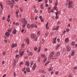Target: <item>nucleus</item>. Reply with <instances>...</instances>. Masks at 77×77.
<instances>
[{
    "label": "nucleus",
    "mask_w": 77,
    "mask_h": 77,
    "mask_svg": "<svg viewBox=\"0 0 77 77\" xmlns=\"http://www.w3.org/2000/svg\"><path fill=\"white\" fill-rule=\"evenodd\" d=\"M49 57L50 59H57V57L54 55V51H52V53L50 54L49 56Z\"/></svg>",
    "instance_id": "nucleus-2"
},
{
    "label": "nucleus",
    "mask_w": 77,
    "mask_h": 77,
    "mask_svg": "<svg viewBox=\"0 0 77 77\" xmlns=\"http://www.w3.org/2000/svg\"><path fill=\"white\" fill-rule=\"evenodd\" d=\"M16 33H17V30H16V29H15L13 31V34H16Z\"/></svg>",
    "instance_id": "nucleus-14"
},
{
    "label": "nucleus",
    "mask_w": 77,
    "mask_h": 77,
    "mask_svg": "<svg viewBox=\"0 0 77 77\" xmlns=\"http://www.w3.org/2000/svg\"><path fill=\"white\" fill-rule=\"evenodd\" d=\"M48 12V13L50 14V12H53V10L52 9V10H49Z\"/></svg>",
    "instance_id": "nucleus-24"
},
{
    "label": "nucleus",
    "mask_w": 77,
    "mask_h": 77,
    "mask_svg": "<svg viewBox=\"0 0 77 77\" xmlns=\"http://www.w3.org/2000/svg\"><path fill=\"white\" fill-rule=\"evenodd\" d=\"M26 42H27V44H29V38H27L26 39Z\"/></svg>",
    "instance_id": "nucleus-34"
},
{
    "label": "nucleus",
    "mask_w": 77,
    "mask_h": 77,
    "mask_svg": "<svg viewBox=\"0 0 77 77\" xmlns=\"http://www.w3.org/2000/svg\"><path fill=\"white\" fill-rule=\"evenodd\" d=\"M38 60L39 62L40 61H41V57H38Z\"/></svg>",
    "instance_id": "nucleus-30"
},
{
    "label": "nucleus",
    "mask_w": 77,
    "mask_h": 77,
    "mask_svg": "<svg viewBox=\"0 0 77 77\" xmlns=\"http://www.w3.org/2000/svg\"><path fill=\"white\" fill-rule=\"evenodd\" d=\"M35 27V28H37L38 27V26H37V25L36 24L34 25L33 24H31V27Z\"/></svg>",
    "instance_id": "nucleus-5"
},
{
    "label": "nucleus",
    "mask_w": 77,
    "mask_h": 77,
    "mask_svg": "<svg viewBox=\"0 0 77 77\" xmlns=\"http://www.w3.org/2000/svg\"><path fill=\"white\" fill-rule=\"evenodd\" d=\"M19 13V10H17L16 11V16L17 18H18L19 16H18V14Z\"/></svg>",
    "instance_id": "nucleus-8"
},
{
    "label": "nucleus",
    "mask_w": 77,
    "mask_h": 77,
    "mask_svg": "<svg viewBox=\"0 0 77 77\" xmlns=\"http://www.w3.org/2000/svg\"><path fill=\"white\" fill-rule=\"evenodd\" d=\"M41 56L43 57V58H44V57H45V55L44 54H42L41 55Z\"/></svg>",
    "instance_id": "nucleus-29"
},
{
    "label": "nucleus",
    "mask_w": 77,
    "mask_h": 77,
    "mask_svg": "<svg viewBox=\"0 0 77 77\" xmlns=\"http://www.w3.org/2000/svg\"><path fill=\"white\" fill-rule=\"evenodd\" d=\"M68 5L69 8H74V5H72V1L69 2L68 3Z\"/></svg>",
    "instance_id": "nucleus-3"
},
{
    "label": "nucleus",
    "mask_w": 77,
    "mask_h": 77,
    "mask_svg": "<svg viewBox=\"0 0 77 77\" xmlns=\"http://www.w3.org/2000/svg\"><path fill=\"white\" fill-rule=\"evenodd\" d=\"M34 12L35 13H37L38 12V11L36 10V9H35V11H34Z\"/></svg>",
    "instance_id": "nucleus-52"
},
{
    "label": "nucleus",
    "mask_w": 77,
    "mask_h": 77,
    "mask_svg": "<svg viewBox=\"0 0 77 77\" xmlns=\"http://www.w3.org/2000/svg\"><path fill=\"white\" fill-rule=\"evenodd\" d=\"M39 72L42 73V74H46L47 72H45V71L43 70L40 69L39 70Z\"/></svg>",
    "instance_id": "nucleus-4"
},
{
    "label": "nucleus",
    "mask_w": 77,
    "mask_h": 77,
    "mask_svg": "<svg viewBox=\"0 0 77 77\" xmlns=\"http://www.w3.org/2000/svg\"><path fill=\"white\" fill-rule=\"evenodd\" d=\"M46 60H47V57H45L43 61V63H44V62H45Z\"/></svg>",
    "instance_id": "nucleus-31"
},
{
    "label": "nucleus",
    "mask_w": 77,
    "mask_h": 77,
    "mask_svg": "<svg viewBox=\"0 0 77 77\" xmlns=\"http://www.w3.org/2000/svg\"><path fill=\"white\" fill-rule=\"evenodd\" d=\"M75 54V51H71V55L72 56H74Z\"/></svg>",
    "instance_id": "nucleus-12"
},
{
    "label": "nucleus",
    "mask_w": 77,
    "mask_h": 77,
    "mask_svg": "<svg viewBox=\"0 0 77 77\" xmlns=\"http://www.w3.org/2000/svg\"><path fill=\"white\" fill-rule=\"evenodd\" d=\"M26 69L27 72H30V69L29 68H27Z\"/></svg>",
    "instance_id": "nucleus-16"
},
{
    "label": "nucleus",
    "mask_w": 77,
    "mask_h": 77,
    "mask_svg": "<svg viewBox=\"0 0 77 77\" xmlns=\"http://www.w3.org/2000/svg\"><path fill=\"white\" fill-rule=\"evenodd\" d=\"M72 45H73V46H74V45H75V43L74 42H72Z\"/></svg>",
    "instance_id": "nucleus-54"
},
{
    "label": "nucleus",
    "mask_w": 77,
    "mask_h": 77,
    "mask_svg": "<svg viewBox=\"0 0 77 77\" xmlns=\"http://www.w3.org/2000/svg\"><path fill=\"white\" fill-rule=\"evenodd\" d=\"M16 64H17V60H15L14 61V63H13V68H14V67H15Z\"/></svg>",
    "instance_id": "nucleus-9"
},
{
    "label": "nucleus",
    "mask_w": 77,
    "mask_h": 77,
    "mask_svg": "<svg viewBox=\"0 0 77 77\" xmlns=\"http://www.w3.org/2000/svg\"><path fill=\"white\" fill-rule=\"evenodd\" d=\"M41 8L42 9H44V7H43V4L41 5Z\"/></svg>",
    "instance_id": "nucleus-35"
},
{
    "label": "nucleus",
    "mask_w": 77,
    "mask_h": 77,
    "mask_svg": "<svg viewBox=\"0 0 77 77\" xmlns=\"http://www.w3.org/2000/svg\"><path fill=\"white\" fill-rule=\"evenodd\" d=\"M25 69H26V68L24 67L22 69V71H25Z\"/></svg>",
    "instance_id": "nucleus-49"
},
{
    "label": "nucleus",
    "mask_w": 77,
    "mask_h": 77,
    "mask_svg": "<svg viewBox=\"0 0 77 77\" xmlns=\"http://www.w3.org/2000/svg\"><path fill=\"white\" fill-rule=\"evenodd\" d=\"M41 21L42 22H44V19L42 18L41 19Z\"/></svg>",
    "instance_id": "nucleus-56"
},
{
    "label": "nucleus",
    "mask_w": 77,
    "mask_h": 77,
    "mask_svg": "<svg viewBox=\"0 0 77 77\" xmlns=\"http://www.w3.org/2000/svg\"><path fill=\"white\" fill-rule=\"evenodd\" d=\"M30 27V24H28L27 25V28H28V29H29Z\"/></svg>",
    "instance_id": "nucleus-40"
},
{
    "label": "nucleus",
    "mask_w": 77,
    "mask_h": 77,
    "mask_svg": "<svg viewBox=\"0 0 77 77\" xmlns=\"http://www.w3.org/2000/svg\"><path fill=\"white\" fill-rule=\"evenodd\" d=\"M65 49L63 48V53H64V52H65Z\"/></svg>",
    "instance_id": "nucleus-58"
},
{
    "label": "nucleus",
    "mask_w": 77,
    "mask_h": 77,
    "mask_svg": "<svg viewBox=\"0 0 77 77\" xmlns=\"http://www.w3.org/2000/svg\"><path fill=\"white\" fill-rule=\"evenodd\" d=\"M41 33V32H40V31H38L37 32V34L38 35H39Z\"/></svg>",
    "instance_id": "nucleus-41"
},
{
    "label": "nucleus",
    "mask_w": 77,
    "mask_h": 77,
    "mask_svg": "<svg viewBox=\"0 0 77 77\" xmlns=\"http://www.w3.org/2000/svg\"><path fill=\"white\" fill-rule=\"evenodd\" d=\"M14 77H16V75L17 74H16V73H15V72H14Z\"/></svg>",
    "instance_id": "nucleus-51"
},
{
    "label": "nucleus",
    "mask_w": 77,
    "mask_h": 77,
    "mask_svg": "<svg viewBox=\"0 0 77 77\" xmlns=\"http://www.w3.org/2000/svg\"><path fill=\"white\" fill-rule=\"evenodd\" d=\"M72 18H70L69 19V21H70V22H71V21H72Z\"/></svg>",
    "instance_id": "nucleus-45"
},
{
    "label": "nucleus",
    "mask_w": 77,
    "mask_h": 77,
    "mask_svg": "<svg viewBox=\"0 0 77 77\" xmlns=\"http://www.w3.org/2000/svg\"><path fill=\"white\" fill-rule=\"evenodd\" d=\"M60 22L59 21L57 23V24H58V25H59V24H60Z\"/></svg>",
    "instance_id": "nucleus-47"
},
{
    "label": "nucleus",
    "mask_w": 77,
    "mask_h": 77,
    "mask_svg": "<svg viewBox=\"0 0 77 77\" xmlns=\"http://www.w3.org/2000/svg\"><path fill=\"white\" fill-rule=\"evenodd\" d=\"M48 26V23H47V24L45 26V27H47Z\"/></svg>",
    "instance_id": "nucleus-61"
},
{
    "label": "nucleus",
    "mask_w": 77,
    "mask_h": 77,
    "mask_svg": "<svg viewBox=\"0 0 77 77\" xmlns=\"http://www.w3.org/2000/svg\"><path fill=\"white\" fill-rule=\"evenodd\" d=\"M40 44H43V43H44V42L43 41H42V40H41L40 41Z\"/></svg>",
    "instance_id": "nucleus-55"
},
{
    "label": "nucleus",
    "mask_w": 77,
    "mask_h": 77,
    "mask_svg": "<svg viewBox=\"0 0 77 77\" xmlns=\"http://www.w3.org/2000/svg\"><path fill=\"white\" fill-rule=\"evenodd\" d=\"M24 45H25L24 44H23L21 46V48H23L24 47Z\"/></svg>",
    "instance_id": "nucleus-38"
},
{
    "label": "nucleus",
    "mask_w": 77,
    "mask_h": 77,
    "mask_svg": "<svg viewBox=\"0 0 77 77\" xmlns=\"http://www.w3.org/2000/svg\"><path fill=\"white\" fill-rule=\"evenodd\" d=\"M7 21H8V22H9V18H8L7 19Z\"/></svg>",
    "instance_id": "nucleus-63"
},
{
    "label": "nucleus",
    "mask_w": 77,
    "mask_h": 77,
    "mask_svg": "<svg viewBox=\"0 0 77 77\" xmlns=\"http://www.w3.org/2000/svg\"><path fill=\"white\" fill-rule=\"evenodd\" d=\"M25 65H27V66H29V61L26 62Z\"/></svg>",
    "instance_id": "nucleus-17"
},
{
    "label": "nucleus",
    "mask_w": 77,
    "mask_h": 77,
    "mask_svg": "<svg viewBox=\"0 0 77 77\" xmlns=\"http://www.w3.org/2000/svg\"><path fill=\"white\" fill-rule=\"evenodd\" d=\"M36 64H34V65L32 67V70H33V71H34V70H35V68H36Z\"/></svg>",
    "instance_id": "nucleus-13"
},
{
    "label": "nucleus",
    "mask_w": 77,
    "mask_h": 77,
    "mask_svg": "<svg viewBox=\"0 0 77 77\" xmlns=\"http://www.w3.org/2000/svg\"><path fill=\"white\" fill-rule=\"evenodd\" d=\"M11 2L13 3H15V1L14 0H11Z\"/></svg>",
    "instance_id": "nucleus-59"
},
{
    "label": "nucleus",
    "mask_w": 77,
    "mask_h": 77,
    "mask_svg": "<svg viewBox=\"0 0 77 77\" xmlns=\"http://www.w3.org/2000/svg\"><path fill=\"white\" fill-rule=\"evenodd\" d=\"M8 32H9L10 33H11V32H12V29H8Z\"/></svg>",
    "instance_id": "nucleus-44"
},
{
    "label": "nucleus",
    "mask_w": 77,
    "mask_h": 77,
    "mask_svg": "<svg viewBox=\"0 0 77 77\" xmlns=\"http://www.w3.org/2000/svg\"><path fill=\"white\" fill-rule=\"evenodd\" d=\"M56 56H59L60 55V52H58L56 54Z\"/></svg>",
    "instance_id": "nucleus-22"
},
{
    "label": "nucleus",
    "mask_w": 77,
    "mask_h": 77,
    "mask_svg": "<svg viewBox=\"0 0 77 77\" xmlns=\"http://www.w3.org/2000/svg\"><path fill=\"white\" fill-rule=\"evenodd\" d=\"M24 54V51H23L22 52H21L19 54L20 55H21V56H23V54Z\"/></svg>",
    "instance_id": "nucleus-26"
},
{
    "label": "nucleus",
    "mask_w": 77,
    "mask_h": 77,
    "mask_svg": "<svg viewBox=\"0 0 77 77\" xmlns=\"http://www.w3.org/2000/svg\"><path fill=\"white\" fill-rule=\"evenodd\" d=\"M57 4H58V2H57V1L55 3V6H57Z\"/></svg>",
    "instance_id": "nucleus-36"
},
{
    "label": "nucleus",
    "mask_w": 77,
    "mask_h": 77,
    "mask_svg": "<svg viewBox=\"0 0 77 77\" xmlns=\"http://www.w3.org/2000/svg\"><path fill=\"white\" fill-rule=\"evenodd\" d=\"M48 34H49V32H47L46 33L45 35H46V36H47V35H48Z\"/></svg>",
    "instance_id": "nucleus-46"
},
{
    "label": "nucleus",
    "mask_w": 77,
    "mask_h": 77,
    "mask_svg": "<svg viewBox=\"0 0 77 77\" xmlns=\"http://www.w3.org/2000/svg\"><path fill=\"white\" fill-rule=\"evenodd\" d=\"M32 54H33V53H32V52H29V56H32Z\"/></svg>",
    "instance_id": "nucleus-32"
},
{
    "label": "nucleus",
    "mask_w": 77,
    "mask_h": 77,
    "mask_svg": "<svg viewBox=\"0 0 77 77\" xmlns=\"http://www.w3.org/2000/svg\"><path fill=\"white\" fill-rule=\"evenodd\" d=\"M37 37H36L35 39H34V41H37Z\"/></svg>",
    "instance_id": "nucleus-64"
},
{
    "label": "nucleus",
    "mask_w": 77,
    "mask_h": 77,
    "mask_svg": "<svg viewBox=\"0 0 77 77\" xmlns=\"http://www.w3.org/2000/svg\"><path fill=\"white\" fill-rule=\"evenodd\" d=\"M73 69L74 70H76V69H77V67L75 66L74 68H73Z\"/></svg>",
    "instance_id": "nucleus-43"
},
{
    "label": "nucleus",
    "mask_w": 77,
    "mask_h": 77,
    "mask_svg": "<svg viewBox=\"0 0 77 77\" xmlns=\"http://www.w3.org/2000/svg\"><path fill=\"white\" fill-rule=\"evenodd\" d=\"M17 46V45L16 43L13 44L11 45L12 48H14L16 47Z\"/></svg>",
    "instance_id": "nucleus-7"
},
{
    "label": "nucleus",
    "mask_w": 77,
    "mask_h": 77,
    "mask_svg": "<svg viewBox=\"0 0 77 77\" xmlns=\"http://www.w3.org/2000/svg\"><path fill=\"white\" fill-rule=\"evenodd\" d=\"M65 42H68V38H67L65 39Z\"/></svg>",
    "instance_id": "nucleus-42"
},
{
    "label": "nucleus",
    "mask_w": 77,
    "mask_h": 77,
    "mask_svg": "<svg viewBox=\"0 0 77 77\" xmlns=\"http://www.w3.org/2000/svg\"><path fill=\"white\" fill-rule=\"evenodd\" d=\"M53 67H50L48 69V71H52L53 70Z\"/></svg>",
    "instance_id": "nucleus-19"
},
{
    "label": "nucleus",
    "mask_w": 77,
    "mask_h": 77,
    "mask_svg": "<svg viewBox=\"0 0 77 77\" xmlns=\"http://www.w3.org/2000/svg\"><path fill=\"white\" fill-rule=\"evenodd\" d=\"M54 73V71H53L51 72V75H53V74Z\"/></svg>",
    "instance_id": "nucleus-48"
},
{
    "label": "nucleus",
    "mask_w": 77,
    "mask_h": 77,
    "mask_svg": "<svg viewBox=\"0 0 77 77\" xmlns=\"http://www.w3.org/2000/svg\"><path fill=\"white\" fill-rule=\"evenodd\" d=\"M37 50L38 48H37V47H34V50H35V51H36V50Z\"/></svg>",
    "instance_id": "nucleus-37"
},
{
    "label": "nucleus",
    "mask_w": 77,
    "mask_h": 77,
    "mask_svg": "<svg viewBox=\"0 0 77 77\" xmlns=\"http://www.w3.org/2000/svg\"><path fill=\"white\" fill-rule=\"evenodd\" d=\"M71 50V48L70 47H69L67 49V51H70Z\"/></svg>",
    "instance_id": "nucleus-23"
},
{
    "label": "nucleus",
    "mask_w": 77,
    "mask_h": 77,
    "mask_svg": "<svg viewBox=\"0 0 77 77\" xmlns=\"http://www.w3.org/2000/svg\"><path fill=\"white\" fill-rule=\"evenodd\" d=\"M60 45H57L55 48V49L56 50H58V48H59V47H60Z\"/></svg>",
    "instance_id": "nucleus-15"
},
{
    "label": "nucleus",
    "mask_w": 77,
    "mask_h": 77,
    "mask_svg": "<svg viewBox=\"0 0 77 77\" xmlns=\"http://www.w3.org/2000/svg\"><path fill=\"white\" fill-rule=\"evenodd\" d=\"M0 6L1 7V9L3 10V5L2 4V3H0Z\"/></svg>",
    "instance_id": "nucleus-18"
},
{
    "label": "nucleus",
    "mask_w": 77,
    "mask_h": 77,
    "mask_svg": "<svg viewBox=\"0 0 77 77\" xmlns=\"http://www.w3.org/2000/svg\"><path fill=\"white\" fill-rule=\"evenodd\" d=\"M48 0H46L45 3H46L47 4V3H48Z\"/></svg>",
    "instance_id": "nucleus-62"
},
{
    "label": "nucleus",
    "mask_w": 77,
    "mask_h": 77,
    "mask_svg": "<svg viewBox=\"0 0 77 77\" xmlns=\"http://www.w3.org/2000/svg\"><path fill=\"white\" fill-rule=\"evenodd\" d=\"M5 35L7 36H9V35L10 34H9V32H7L6 33Z\"/></svg>",
    "instance_id": "nucleus-27"
},
{
    "label": "nucleus",
    "mask_w": 77,
    "mask_h": 77,
    "mask_svg": "<svg viewBox=\"0 0 77 77\" xmlns=\"http://www.w3.org/2000/svg\"><path fill=\"white\" fill-rule=\"evenodd\" d=\"M6 3L7 4H8V5H11L12 4V2L10 1H8L6 2Z\"/></svg>",
    "instance_id": "nucleus-10"
},
{
    "label": "nucleus",
    "mask_w": 77,
    "mask_h": 77,
    "mask_svg": "<svg viewBox=\"0 0 77 77\" xmlns=\"http://www.w3.org/2000/svg\"><path fill=\"white\" fill-rule=\"evenodd\" d=\"M35 35L33 34H32L31 35V38L32 39H33V38H35Z\"/></svg>",
    "instance_id": "nucleus-11"
},
{
    "label": "nucleus",
    "mask_w": 77,
    "mask_h": 77,
    "mask_svg": "<svg viewBox=\"0 0 77 77\" xmlns=\"http://www.w3.org/2000/svg\"><path fill=\"white\" fill-rule=\"evenodd\" d=\"M59 26H57L55 28L56 30H58V29H59Z\"/></svg>",
    "instance_id": "nucleus-25"
},
{
    "label": "nucleus",
    "mask_w": 77,
    "mask_h": 77,
    "mask_svg": "<svg viewBox=\"0 0 77 77\" xmlns=\"http://www.w3.org/2000/svg\"><path fill=\"white\" fill-rule=\"evenodd\" d=\"M69 29H66V31L67 32H69Z\"/></svg>",
    "instance_id": "nucleus-57"
},
{
    "label": "nucleus",
    "mask_w": 77,
    "mask_h": 77,
    "mask_svg": "<svg viewBox=\"0 0 77 77\" xmlns=\"http://www.w3.org/2000/svg\"><path fill=\"white\" fill-rule=\"evenodd\" d=\"M53 9H54V10H56V11L58 10V8L56 7V6H55L54 8Z\"/></svg>",
    "instance_id": "nucleus-33"
},
{
    "label": "nucleus",
    "mask_w": 77,
    "mask_h": 77,
    "mask_svg": "<svg viewBox=\"0 0 77 77\" xmlns=\"http://www.w3.org/2000/svg\"><path fill=\"white\" fill-rule=\"evenodd\" d=\"M6 52H4L3 53V55H4V56H5V54H6Z\"/></svg>",
    "instance_id": "nucleus-53"
},
{
    "label": "nucleus",
    "mask_w": 77,
    "mask_h": 77,
    "mask_svg": "<svg viewBox=\"0 0 77 77\" xmlns=\"http://www.w3.org/2000/svg\"><path fill=\"white\" fill-rule=\"evenodd\" d=\"M41 46H40L39 47H38V53H39V52L41 50Z\"/></svg>",
    "instance_id": "nucleus-28"
},
{
    "label": "nucleus",
    "mask_w": 77,
    "mask_h": 77,
    "mask_svg": "<svg viewBox=\"0 0 77 77\" xmlns=\"http://www.w3.org/2000/svg\"><path fill=\"white\" fill-rule=\"evenodd\" d=\"M55 14L56 15H59L60 14V11H57L55 13Z\"/></svg>",
    "instance_id": "nucleus-20"
},
{
    "label": "nucleus",
    "mask_w": 77,
    "mask_h": 77,
    "mask_svg": "<svg viewBox=\"0 0 77 77\" xmlns=\"http://www.w3.org/2000/svg\"><path fill=\"white\" fill-rule=\"evenodd\" d=\"M57 41L58 42H60V39H59V38H57Z\"/></svg>",
    "instance_id": "nucleus-60"
},
{
    "label": "nucleus",
    "mask_w": 77,
    "mask_h": 77,
    "mask_svg": "<svg viewBox=\"0 0 77 77\" xmlns=\"http://www.w3.org/2000/svg\"><path fill=\"white\" fill-rule=\"evenodd\" d=\"M56 39H57V37H56L55 38H54L53 39V41L52 42L53 44H56Z\"/></svg>",
    "instance_id": "nucleus-6"
},
{
    "label": "nucleus",
    "mask_w": 77,
    "mask_h": 77,
    "mask_svg": "<svg viewBox=\"0 0 77 77\" xmlns=\"http://www.w3.org/2000/svg\"><path fill=\"white\" fill-rule=\"evenodd\" d=\"M49 63H50V61H48L46 63H45L44 66H46V65H48Z\"/></svg>",
    "instance_id": "nucleus-21"
},
{
    "label": "nucleus",
    "mask_w": 77,
    "mask_h": 77,
    "mask_svg": "<svg viewBox=\"0 0 77 77\" xmlns=\"http://www.w3.org/2000/svg\"><path fill=\"white\" fill-rule=\"evenodd\" d=\"M11 5H10L11 8H13L14 7V4H13V3H12V4H11Z\"/></svg>",
    "instance_id": "nucleus-39"
},
{
    "label": "nucleus",
    "mask_w": 77,
    "mask_h": 77,
    "mask_svg": "<svg viewBox=\"0 0 77 77\" xmlns=\"http://www.w3.org/2000/svg\"><path fill=\"white\" fill-rule=\"evenodd\" d=\"M21 22L23 24L22 26L23 28H24L26 26V25L27 24V21L26 20V19L22 18L21 20Z\"/></svg>",
    "instance_id": "nucleus-1"
},
{
    "label": "nucleus",
    "mask_w": 77,
    "mask_h": 77,
    "mask_svg": "<svg viewBox=\"0 0 77 77\" xmlns=\"http://www.w3.org/2000/svg\"><path fill=\"white\" fill-rule=\"evenodd\" d=\"M58 18H59V17L57 15H57H56V19H57Z\"/></svg>",
    "instance_id": "nucleus-50"
}]
</instances>
